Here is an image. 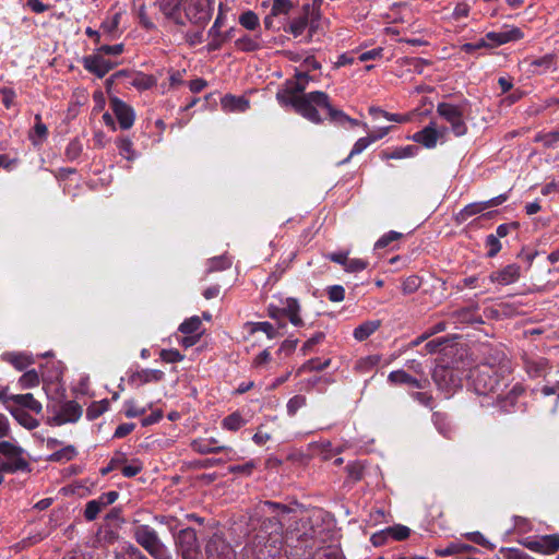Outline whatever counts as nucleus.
<instances>
[{"instance_id": "obj_30", "label": "nucleus", "mask_w": 559, "mask_h": 559, "mask_svg": "<svg viewBox=\"0 0 559 559\" xmlns=\"http://www.w3.org/2000/svg\"><path fill=\"white\" fill-rule=\"evenodd\" d=\"M380 325L381 322L379 320L366 321L354 330L353 335L359 342L365 341L373 334Z\"/></svg>"}, {"instance_id": "obj_1", "label": "nucleus", "mask_w": 559, "mask_h": 559, "mask_svg": "<svg viewBox=\"0 0 559 559\" xmlns=\"http://www.w3.org/2000/svg\"><path fill=\"white\" fill-rule=\"evenodd\" d=\"M512 371L509 357L501 349H490L485 361L469 372L474 391L479 395H488L507 386V377Z\"/></svg>"}, {"instance_id": "obj_26", "label": "nucleus", "mask_w": 559, "mask_h": 559, "mask_svg": "<svg viewBox=\"0 0 559 559\" xmlns=\"http://www.w3.org/2000/svg\"><path fill=\"white\" fill-rule=\"evenodd\" d=\"M194 451L201 454L218 453L222 451H231L230 448L224 445H217L215 439L200 440L192 443Z\"/></svg>"}, {"instance_id": "obj_49", "label": "nucleus", "mask_w": 559, "mask_h": 559, "mask_svg": "<svg viewBox=\"0 0 559 559\" xmlns=\"http://www.w3.org/2000/svg\"><path fill=\"white\" fill-rule=\"evenodd\" d=\"M241 26L249 31H254L259 26V17L253 11H246L239 16Z\"/></svg>"}, {"instance_id": "obj_48", "label": "nucleus", "mask_w": 559, "mask_h": 559, "mask_svg": "<svg viewBox=\"0 0 559 559\" xmlns=\"http://www.w3.org/2000/svg\"><path fill=\"white\" fill-rule=\"evenodd\" d=\"M306 404H307V399L304 395L298 394V395H295L292 399H289L286 404V411H287L288 416H290V417L295 416L296 413L300 408L306 406Z\"/></svg>"}, {"instance_id": "obj_14", "label": "nucleus", "mask_w": 559, "mask_h": 559, "mask_svg": "<svg viewBox=\"0 0 559 559\" xmlns=\"http://www.w3.org/2000/svg\"><path fill=\"white\" fill-rule=\"evenodd\" d=\"M525 546L532 551L551 555L559 549V535H545L535 540L525 543Z\"/></svg>"}, {"instance_id": "obj_43", "label": "nucleus", "mask_w": 559, "mask_h": 559, "mask_svg": "<svg viewBox=\"0 0 559 559\" xmlns=\"http://www.w3.org/2000/svg\"><path fill=\"white\" fill-rule=\"evenodd\" d=\"M547 361L544 358L525 360V369L532 378L543 374L546 369Z\"/></svg>"}, {"instance_id": "obj_32", "label": "nucleus", "mask_w": 559, "mask_h": 559, "mask_svg": "<svg viewBox=\"0 0 559 559\" xmlns=\"http://www.w3.org/2000/svg\"><path fill=\"white\" fill-rule=\"evenodd\" d=\"M432 421L438 429V431L444 436L445 438L450 439L453 433V427L448 419L445 414H442L440 412H435L432 414Z\"/></svg>"}, {"instance_id": "obj_45", "label": "nucleus", "mask_w": 559, "mask_h": 559, "mask_svg": "<svg viewBox=\"0 0 559 559\" xmlns=\"http://www.w3.org/2000/svg\"><path fill=\"white\" fill-rule=\"evenodd\" d=\"M381 358L379 355H370L360 358L357 360L355 369L359 372L366 373L373 369L379 362Z\"/></svg>"}, {"instance_id": "obj_61", "label": "nucleus", "mask_w": 559, "mask_h": 559, "mask_svg": "<svg viewBox=\"0 0 559 559\" xmlns=\"http://www.w3.org/2000/svg\"><path fill=\"white\" fill-rule=\"evenodd\" d=\"M118 492L115 490L107 491L100 495L97 499H94L100 509H104L110 504H112L118 499Z\"/></svg>"}, {"instance_id": "obj_3", "label": "nucleus", "mask_w": 559, "mask_h": 559, "mask_svg": "<svg viewBox=\"0 0 559 559\" xmlns=\"http://www.w3.org/2000/svg\"><path fill=\"white\" fill-rule=\"evenodd\" d=\"M133 537L154 559H173L153 527L145 524L135 525Z\"/></svg>"}, {"instance_id": "obj_21", "label": "nucleus", "mask_w": 559, "mask_h": 559, "mask_svg": "<svg viewBox=\"0 0 559 559\" xmlns=\"http://www.w3.org/2000/svg\"><path fill=\"white\" fill-rule=\"evenodd\" d=\"M164 378V372L157 369H142L135 371L129 377V382L140 386L148 382H158Z\"/></svg>"}, {"instance_id": "obj_62", "label": "nucleus", "mask_w": 559, "mask_h": 559, "mask_svg": "<svg viewBox=\"0 0 559 559\" xmlns=\"http://www.w3.org/2000/svg\"><path fill=\"white\" fill-rule=\"evenodd\" d=\"M103 509L97 504L95 500H91L86 503L84 510V516L87 521L95 520Z\"/></svg>"}, {"instance_id": "obj_37", "label": "nucleus", "mask_w": 559, "mask_h": 559, "mask_svg": "<svg viewBox=\"0 0 559 559\" xmlns=\"http://www.w3.org/2000/svg\"><path fill=\"white\" fill-rule=\"evenodd\" d=\"M78 455V451L73 445H67L49 455L51 462H69Z\"/></svg>"}, {"instance_id": "obj_28", "label": "nucleus", "mask_w": 559, "mask_h": 559, "mask_svg": "<svg viewBox=\"0 0 559 559\" xmlns=\"http://www.w3.org/2000/svg\"><path fill=\"white\" fill-rule=\"evenodd\" d=\"M182 2L183 0H158L157 5L166 19L175 20L180 12Z\"/></svg>"}, {"instance_id": "obj_38", "label": "nucleus", "mask_w": 559, "mask_h": 559, "mask_svg": "<svg viewBox=\"0 0 559 559\" xmlns=\"http://www.w3.org/2000/svg\"><path fill=\"white\" fill-rule=\"evenodd\" d=\"M109 407V401L104 399L102 401L93 402L86 409V418L94 420L107 412Z\"/></svg>"}, {"instance_id": "obj_40", "label": "nucleus", "mask_w": 559, "mask_h": 559, "mask_svg": "<svg viewBox=\"0 0 559 559\" xmlns=\"http://www.w3.org/2000/svg\"><path fill=\"white\" fill-rule=\"evenodd\" d=\"M245 425L246 420L238 412L226 416L222 421V427L229 431H237Z\"/></svg>"}, {"instance_id": "obj_44", "label": "nucleus", "mask_w": 559, "mask_h": 559, "mask_svg": "<svg viewBox=\"0 0 559 559\" xmlns=\"http://www.w3.org/2000/svg\"><path fill=\"white\" fill-rule=\"evenodd\" d=\"M371 143H373V139L370 134L368 136L358 139L354 144L349 155L344 160L340 162V165L348 163L352 157L362 153Z\"/></svg>"}, {"instance_id": "obj_41", "label": "nucleus", "mask_w": 559, "mask_h": 559, "mask_svg": "<svg viewBox=\"0 0 559 559\" xmlns=\"http://www.w3.org/2000/svg\"><path fill=\"white\" fill-rule=\"evenodd\" d=\"M116 145L119 150V154L123 156L128 160H133L136 156L135 151L133 150V143L128 138H118L116 140Z\"/></svg>"}, {"instance_id": "obj_31", "label": "nucleus", "mask_w": 559, "mask_h": 559, "mask_svg": "<svg viewBox=\"0 0 559 559\" xmlns=\"http://www.w3.org/2000/svg\"><path fill=\"white\" fill-rule=\"evenodd\" d=\"M121 15L119 13L114 14L111 17L106 19L100 25V32L106 35L108 39H115L119 36V23Z\"/></svg>"}, {"instance_id": "obj_60", "label": "nucleus", "mask_w": 559, "mask_h": 559, "mask_svg": "<svg viewBox=\"0 0 559 559\" xmlns=\"http://www.w3.org/2000/svg\"><path fill=\"white\" fill-rule=\"evenodd\" d=\"M328 297L332 302L343 301L345 298V289L341 285H333L328 288Z\"/></svg>"}, {"instance_id": "obj_6", "label": "nucleus", "mask_w": 559, "mask_h": 559, "mask_svg": "<svg viewBox=\"0 0 559 559\" xmlns=\"http://www.w3.org/2000/svg\"><path fill=\"white\" fill-rule=\"evenodd\" d=\"M437 114L447 121L455 136H462L467 132L464 121V111L461 106L450 103H440L437 106Z\"/></svg>"}, {"instance_id": "obj_17", "label": "nucleus", "mask_w": 559, "mask_h": 559, "mask_svg": "<svg viewBox=\"0 0 559 559\" xmlns=\"http://www.w3.org/2000/svg\"><path fill=\"white\" fill-rule=\"evenodd\" d=\"M520 270L518 264H509L501 270L492 272L489 275V280L502 286L510 285L519 280Z\"/></svg>"}, {"instance_id": "obj_56", "label": "nucleus", "mask_w": 559, "mask_h": 559, "mask_svg": "<svg viewBox=\"0 0 559 559\" xmlns=\"http://www.w3.org/2000/svg\"><path fill=\"white\" fill-rule=\"evenodd\" d=\"M485 245L488 248L487 255L489 258H493L501 250L499 238L493 234H490L486 237Z\"/></svg>"}, {"instance_id": "obj_8", "label": "nucleus", "mask_w": 559, "mask_h": 559, "mask_svg": "<svg viewBox=\"0 0 559 559\" xmlns=\"http://www.w3.org/2000/svg\"><path fill=\"white\" fill-rule=\"evenodd\" d=\"M206 559H236L233 547L218 534L210 537L205 545Z\"/></svg>"}, {"instance_id": "obj_9", "label": "nucleus", "mask_w": 559, "mask_h": 559, "mask_svg": "<svg viewBox=\"0 0 559 559\" xmlns=\"http://www.w3.org/2000/svg\"><path fill=\"white\" fill-rule=\"evenodd\" d=\"M0 453L7 457V460L13 462V467L9 469H21V472L29 471V463L24 457V450L9 441L0 442Z\"/></svg>"}, {"instance_id": "obj_2", "label": "nucleus", "mask_w": 559, "mask_h": 559, "mask_svg": "<svg viewBox=\"0 0 559 559\" xmlns=\"http://www.w3.org/2000/svg\"><path fill=\"white\" fill-rule=\"evenodd\" d=\"M276 99L283 107H293L296 112L313 123H321L322 118L314 108V103L325 100V93L316 91L302 93V86L289 83L288 80L277 91Z\"/></svg>"}, {"instance_id": "obj_15", "label": "nucleus", "mask_w": 559, "mask_h": 559, "mask_svg": "<svg viewBox=\"0 0 559 559\" xmlns=\"http://www.w3.org/2000/svg\"><path fill=\"white\" fill-rule=\"evenodd\" d=\"M293 9L290 0H272L270 13L264 17L266 28L275 27V20H284ZM281 23V21H278Z\"/></svg>"}, {"instance_id": "obj_52", "label": "nucleus", "mask_w": 559, "mask_h": 559, "mask_svg": "<svg viewBox=\"0 0 559 559\" xmlns=\"http://www.w3.org/2000/svg\"><path fill=\"white\" fill-rule=\"evenodd\" d=\"M386 533L390 534V538L394 540H403L409 536L411 530L404 525H394L386 528Z\"/></svg>"}, {"instance_id": "obj_19", "label": "nucleus", "mask_w": 559, "mask_h": 559, "mask_svg": "<svg viewBox=\"0 0 559 559\" xmlns=\"http://www.w3.org/2000/svg\"><path fill=\"white\" fill-rule=\"evenodd\" d=\"M114 63L100 55L88 56L84 58V68L95 73L98 78L105 76L112 68Z\"/></svg>"}, {"instance_id": "obj_64", "label": "nucleus", "mask_w": 559, "mask_h": 559, "mask_svg": "<svg viewBox=\"0 0 559 559\" xmlns=\"http://www.w3.org/2000/svg\"><path fill=\"white\" fill-rule=\"evenodd\" d=\"M81 152L82 145L78 140H72L66 148V155L71 160L76 159L80 156Z\"/></svg>"}, {"instance_id": "obj_16", "label": "nucleus", "mask_w": 559, "mask_h": 559, "mask_svg": "<svg viewBox=\"0 0 559 559\" xmlns=\"http://www.w3.org/2000/svg\"><path fill=\"white\" fill-rule=\"evenodd\" d=\"M261 511L263 513L278 514L280 512L287 513L288 508L281 503H276V502H272V501H264L261 506ZM269 522L274 526V531L271 533V534H273V533L275 534L273 543L274 544L281 543L282 525H281L278 519L276 518V515H274L273 518H271L269 520Z\"/></svg>"}, {"instance_id": "obj_13", "label": "nucleus", "mask_w": 559, "mask_h": 559, "mask_svg": "<svg viewBox=\"0 0 559 559\" xmlns=\"http://www.w3.org/2000/svg\"><path fill=\"white\" fill-rule=\"evenodd\" d=\"M82 416V407L75 401L63 403L60 411L52 417L51 424L61 426L67 423H76Z\"/></svg>"}, {"instance_id": "obj_20", "label": "nucleus", "mask_w": 559, "mask_h": 559, "mask_svg": "<svg viewBox=\"0 0 559 559\" xmlns=\"http://www.w3.org/2000/svg\"><path fill=\"white\" fill-rule=\"evenodd\" d=\"M10 400L12 401L11 406L22 407L23 411H29L36 415L43 412L41 403L32 393L12 394Z\"/></svg>"}, {"instance_id": "obj_50", "label": "nucleus", "mask_w": 559, "mask_h": 559, "mask_svg": "<svg viewBox=\"0 0 559 559\" xmlns=\"http://www.w3.org/2000/svg\"><path fill=\"white\" fill-rule=\"evenodd\" d=\"M143 469V464L140 460L133 459L130 463H124L121 466V474L124 477L131 478L138 475Z\"/></svg>"}, {"instance_id": "obj_58", "label": "nucleus", "mask_w": 559, "mask_h": 559, "mask_svg": "<svg viewBox=\"0 0 559 559\" xmlns=\"http://www.w3.org/2000/svg\"><path fill=\"white\" fill-rule=\"evenodd\" d=\"M536 142H542L545 146L551 147L559 142V131H551L545 134H538L535 139Z\"/></svg>"}, {"instance_id": "obj_27", "label": "nucleus", "mask_w": 559, "mask_h": 559, "mask_svg": "<svg viewBox=\"0 0 559 559\" xmlns=\"http://www.w3.org/2000/svg\"><path fill=\"white\" fill-rule=\"evenodd\" d=\"M2 358L20 371L26 369L34 362L33 358L24 353H5Z\"/></svg>"}, {"instance_id": "obj_4", "label": "nucleus", "mask_w": 559, "mask_h": 559, "mask_svg": "<svg viewBox=\"0 0 559 559\" xmlns=\"http://www.w3.org/2000/svg\"><path fill=\"white\" fill-rule=\"evenodd\" d=\"M215 0H186L183 11L190 23L204 27L212 17Z\"/></svg>"}, {"instance_id": "obj_7", "label": "nucleus", "mask_w": 559, "mask_h": 559, "mask_svg": "<svg viewBox=\"0 0 559 559\" xmlns=\"http://www.w3.org/2000/svg\"><path fill=\"white\" fill-rule=\"evenodd\" d=\"M432 379L437 388L447 396H450L461 386V377L448 366H437L432 372Z\"/></svg>"}, {"instance_id": "obj_55", "label": "nucleus", "mask_w": 559, "mask_h": 559, "mask_svg": "<svg viewBox=\"0 0 559 559\" xmlns=\"http://www.w3.org/2000/svg\"><path fill=\"white\" fill-rule=\"evenodd\" d=\"M420 287V280L418 276L412 275L405 278L402 283V292L405 295L415 293Z\"/></svg>"}, {"instance_id": "obj_51", "label": "nucleus", "mask_w": 559, "mask_h": 559, "mask_svg": "<svg viewBox=\"0 0 559 559\" xmlns=\"http://www.w3.org/2000/svg\"><path fill=\"white\" fill-rule=\"evenodd\" d=\"M127 455L122 452H117L110 459L108 465L102 469L103 475H107L109 472L122 466V464L127 463Z\"/></svg>"}, {"instance_id": "obj_10", "label": "nucleus", "mask_w": 559, "mask_h": 559, "mask_svg": "<svg viewBox=\"0 0 559 559\" xmlns=\"http://www.w3.org/2000/svg\"><path fill=\"white\" fill-rule=\"evenodd\" d=\"M524 37L523 32L515 26H504L499 32H489L485 39L489 48L498 47L510 41H516Z\"/></svg>"}, {"instance_id": "obj_46", "label": "nucleus", "mask_w": 559, "mask_h": 559, "mask_svg": "<svg viewBox=\"0 0 559 559\" xmlns=\"http://www.w3.org/2000/svg\"><path fill=\"white\" fill-rule=\"evenodd\" d=\"M39 382V376L34 369L24 372L19 379L20 388L23 390L35 388Z\"/></svg>"}, {"instance_id": "obj_12", "label": "nucleus", "mask_w": 559, "mask_h": 559, "mask_svg": "<svg viewBox=\"0 0 559 559\" xmlns=\"http://www.w3.org/2000/svg\"><path fill=\"white\" fill-rule=\"evenodd\" d=\"M109 104L120 128L123 130L130 129L135 120V112L133 108L118 97H111Z\"/></svg>"}, {"instance_id": "obj_57", "label": "nucleus", "mask_w": 559, "mask_h": 559, "mask_svg": "<svg viewBox=\"0 0 559 559\" xmlns=\"http://www.w3.org/2000/svg\"><path fill=\"white\" fill-rule=\"evenodd\" d=\"M308 24V19L306 16H300L294 19L289 24V32L295 36H299L304 33Z\"/></svg>"}, {"instance_id": "obj_5", "label": "nucleus", "mask_w": 559, "mask_h": 559, "mask_svg": "<svg viewBox=\"0 0 559 559\" xmlns=\"http://www.w3.org/2000/svg\"><path fill=\"white\" fill-rule=\"evenodd\" d=\"M174 538L176 550L182 559H200L201 548L193 528L180 530Z\"/></svg>"}, {"instance_id": "obj_47", "label": "nucleus", "mask_w": 559, "mask_h": 559, "mask_svg": "<svg viewBox=\"0 0 559 559\" xmlns=\"http://www.w3.org/2000/svg\"><path fill=\"white\" fill-rule=\"evenodd\" d=\"M272 360V355L269 349H263L259 353L251 362V367L258 371L266 369Z\"/></svg>"}, {"instance_id": "obj_11", "label": "nucleus", "mask_w": 559, "mask_h": 559, "mask_svg": "<svg viewBox=\"0 0 559 559\" xmlns=\"http://www.w3.org/2000/svg\"><path fill=\"white\" fill-rule=\"evenodd\" d=\"M447 133V128L437 129L436 122L431 121L423 130L414 133L412 140L425 146L426 148L436 147L438 140Z\"/></svg>"}, {"instance_id": "obj_36", "label": "nucleus", "mask_w": 559, "mask_h": 559, "mask_svg": "<svg viewBox=\"0 0 559 559\" xmlns=\"http://www.w3.org/2000/svg\"><path fill=\"white\" fill-rule=\"evenodd\" d=\"M202 322L198 316H193L185 320L179 325V331L186 335H194L199 337Z\"/></svg>"}, {"instance_id": "obj_35", "label": "nucleus", "mask_w": 559, "mask_h": 559, "mask_svg": "<svg viewBox=\"0 0 559 559\" xmlns=\"http://www.w3.org/2000/svg\"><path fill=\"white\" fill-rule=\"evenodd\" d=\"M235 47L236 49L243 52H252L259 50L261 45L259 43V37L245 35L235 41Z\"/></svg>"}, {"instance_id": "obj_53", "label": "nucleus", "mask_w": 559, "mask_h": 559, "mask_svg": "<svg viewBox=\"0 0 559 559\" xmlns=\"http://www.w3.org/2000/svg\"><path fill=\"white\" fill-rule=\"evenodd\" d=\"M401 237H402L401 233L391 230V231L384 234L383 236H381L377 240V242L374 245V248L376 249H383V248L388 247L391 242H393L395 240H399Z\"/></svg>"}, {"instance_id": "obj_25", "label": "nucleus", "mask_w": 559, "mask_h": 559, "mask_svg": "<svg viewBox=\"0 0 559 559\" xmlns=\"http://www.w3.org/2000/svg\"><path fill=\"white\" fill-rule=\"evenodd\" d=\"M283 313L287 317L290 323L295 326H302L304 321L300 317V305L295 298H286L283 301Z\"/></svg>"}, {"instance_id": "obj_63", "label": "nucleus", "mask_w": 559, "mask_h": 559, "mask_svg": "<svg viewBox=\"0 0 559 559\" xmlns=\"http://www.w3.org/2000/svg\"><path fill=\"white\" fill-rule=\"evenodd\" d=\"M156 81L151 75H140L139 78L134 79L133 85L139 90H150L155 85Z\"/></svg>"}, {"instance_id": "obj_23", "label": "nucleus", "mask_w": 559, "mask_h": 559, "mask_svg": "<svg viewBox=\"0 0 559 559\" xmlns=\"http://www.w3.org/2000/svg\"><path fill=\"white\" fill-rule=\"evenodd\" d=\"M314 108H323L326 110L331 122L344 127L346 121L348 120V115H346L343 110L336 109L331 105L330 97L325 93V100H321L314 103Z\"/></svg>"}, {"instance_id": "obj_18", "label": "nucleus", "mask_w": 559, "mask_h": 559, "mask_svg": "<svg viewBox=\"0 0 559 559\" xmlns=\"http://www.w3.org/2000/svg\"><path fill=\"white\" fill-rule=\"evenodd\" d=\"M388 381L394 385L406 384L416 389H425L428 384L427 379H417L402 369L391 371L388 376Z\"/></svg>"}, {"instance_id": "obj_22", "label": "nucleus", "mask_w": 559, "mask_h": 559, "mask_svg": "<svg viewBox=\"0 0 559 559\" xmlns=\"http://www.w3.org/2000/svg\"><path fill=\"white\" fill-rule=\"evenodd\" d=\"M523 392L524 390L521 384H514L507 395H497L498 406L502 412L510 413L515 407L518 399Z\"/></svg>"}, {"instance_id": "obj_54", "label": "nucleus", "mask_w": 559, "mask_h": 559, "mask_svg": "<svg viewBox=\"0 0 559 559\" xmlns=\"http://www.w3.org/2000/svg\"><path fill=\"white\" fill-rule=\"evenodd\" d=\"M159 357L167 364L179 362L185 358V356L178 349H162Z\"/></svg>"}, {"instance_id": "obj_39", "label": "nucleus", "mask_w": 559, "mask_h": 559, "mask_svg": "<svg viewBox=\"0 0 559 559\" xmlns=\"http://www.w3.org/2000/svg\"><path fill=\"white\" fill-rule=\"evenodd\" d=\"M486 209H487V206H485V201L484 202H475V203L467 204L457 214V219L461 221V222H465L469 217H472V216H474V215H476L478 213H481Z\"/></svg>"}, {"instance_id": "obj_33", "label": "nucleus", "mask_w": 559, "mask_h": 559, "mask_svg": "<svg viewBox=\"0 0 559 559\" xmlns=\"http://www.w3.org/2000/svg\"><path fill=\"white\" fill-rule=\"evenodd\" d=\"M224 109L230 111H246L249 108V100L243 97L225 96L222 99Z\"/></svg>"}, {"instance_id": "obj_42", "label": "nucleus", "mask_w": 559, "mask_h": 559, "mask_svg": "<svg viewBox=\"0 0 559 559\" xmlns=\"http://www.w3.org/2000/svg\"><path fill=\"white\" fill-rule=\"evenodd\" d=\"M250 332H263L266 334L267 338L273 340L277 336H280L278 329H276L273 324L270 322L263 321V322H253L250 324Z\"/></svg>"}, {"instance_id": "obj_34", "label": "nucleus", "mask_w": 559, "mask_h": 559, "mask_svg": "<svg viewBox=\"0 0 559 559\" xmlns=\"http://www.w3.org/2000/svg\"><path fill=\"white\" fill-rule=\"evenodd\" d=\"M231 259L226 255H218L207 260L206 273L219 272L227 270L231 266Z\"/></svg>"}, {"instance_id": "obj_24", "label": "nucleus", "mask_w": 559, "mask_h": 559, "mask_svg": "<svg viewBox=\"0 0 559 559\" xmlns=\"http://www.w3.org/2000/svg\"><path fill=\"white\" fill-rule=\"evenodd\" d=\"M8 412L27 430H33L39 426V421L29 414V411H23L22 407L17 406H8Z\"/></svg>"}, {"instance_id": "obj_59", "label": "nucleus", "mask_w": 559, "mask_h": 559, "mask_svg": "<svg viewBox=\"0 0 559 559\" xmlns=\"http://www.w3.org/2000/svg\"><path fill=\"white\" fill-rule=\"evenodd\" d=\"M465 537L472 543H475L485 548H493V545L480 532L466 533Z\"/></svg>"}, {"instance_id": "obj_29", "label": "nucleus", "mask_w": 559, "mask_h": 559, "mask_svg": "<svg viewBox=\"0 0 559 559\" xmlns=\"http://www.w3.org/2000/svg\"><path fill=\"white\" fill-rule=\"evenodd\" d=\"M115 559H147L142 551L130 543H123L116 551Z\"/></svg>"}]
</instances>
